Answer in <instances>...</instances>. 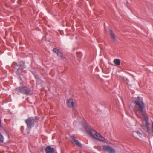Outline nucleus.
Returning <instances> with one entry per match:
<instances>
[{"mask_svg":"<svg viewBox=\"0 0 153 153\" xmlns=\"http://www.w3.org/2000/svg\"><path fill=\"white\" fill-rule=\"evenodd\" d=\"M85 128L87 132L90 135L100 141L105 142V138L92 128L91 126L90 125H86L85 126Z\"/></svg>","mask_w":153,"mask_h":153,"instance_id":"1","label":"nucleus"},{"mask_svg":"<svg viewBox=\"0 0 153 153\" xmlns=\"http://www.w3.org/2000/svg\"><path fill=\"white\" fill-rule=\"evenodd\" d=\"M15 93L20 95L21 94L29 95L31 94L32 90L29 85H25L19 86L15 89Z\"/></svg>","mask_w":153,"mask_h":153,"instance_id":"2","label":"nucleus"},{"mask_svg":"<svg viewBox=\"0 0 153 153\" xmlns=\"http://www.w3.org/2000/svg\"><path fill=\"white\" fill-rule=\"evenodd\" d=\"M134 103L138 106V110L139 113H142L143 112V109L145 105L143 102V98L141 96H138L137 99L134 100Z\"/></svg>","mask_w":153,"mask_h":153,"instance_id":"3","label":"nucleus"},{"mask_svg":"<svg viewBox=\"0 0 153 153\" xmlns=\"http://www.w3.org/2000/svg\"><path fill=\"white\" fill-rule=\"evenodd\" d=\"M12 66L14 71L17 75L21 74L20 71L25 68V62H22L21 63L18 64L14 62L13 63Z\"/></svg>","mask_w":153,"mask_h":153,"instance_id":"4","label":"nucleus"},{"mask_svg":"<svg viewBox=\"0 0 153 153\" xmlns=\"http://www.w3.org/2000/svg\"><path fill=\"white\" fill-rule=\"evenodd\" d=\"M35 121L34 120H33L31 117H29L25 120V121L27 126L26 131L28 134L30 133L32 128L34 126Z\"/></svg>","mask_w":153,"mask_h":153,"instance_id":"5","label":"nucleus"},{"mask_svg":"<svg viewBox=\"0 0 153 153\" xmlns=\"http://www.w3.org/2000/svg\"><path fill=\"white\" fill-rule=\"evenodd\" d=\"M102 149L107 153H116L115 149L108 145L103 146Z\"/></svg>","mask_w":153,"mask_h":153,"instance_id":"6","label":"nucleus"},{"mask_svg":"<svg viewBox=\"0 0 153 153\" xmlns=\"http://www.w3.org/2000/svg\"><path fill=\"white\" fill-rule=\"evenodd\" d=\"M72 143H74L78 147L81 148L82 147V145L80 142L78 140L76 139L73 136L72 137Z\"/></svg>","mask_w":153,"mask_h":153,"instance_id":"7","label":"nucleus"},{"mask_svg":"<svg viewBox=\"0 0 153 153\" xmlns=\"http://www.w3.org/2000/svg\"><path fill=\"white\" fill-rule=\"evenodd\" d=\"M67 105L70 108H74V104L72 99H69L67 100Z\"/></svg>","mask_w":153,"mask_h":153,"instance_id":"8","label":"nucleus"},{"mask_svg":"<svg viewBox=\"0 0 153 153\" xmlns=\"http://www.w3.org/2000/svg\"><path fill=\"white\" fill-rule=\"evenodd\" d=\"M45 150L46 153H53L55 151V149L54 148L51 147V146H48L46 148Z\"/></svg>","mask_w":153,"mask_h":153,"instance_id":"9","label":"nucleus"},{"mask_svg":"<svg viewBox=\"0 0 153 153\" xmlns=\"http://www.w3.org/2000/svg\"><path fill=\"white\" fill-rule=\"evenodd\" d=\"M109 30L110 31L109 35L113 41L114 42L116 40V38L112 30L110 29Z\"/></svg>","mask_w":153,"mask_h":153,"instance_id":"10","label":"nucleus"},{"mask_svg":"<svg viewBox=\"0 0 153 153\" xmlns=\"http://www.w3.org/2000/svg\"><path fill=\"white\" fill-rule=\"evenodd\" d=\"M114 62L116 65H118L120 64V61L119 59H116L114 60Z\"/></svg>","mask_w":153,"mask_h":153,"instance_id":"11","label":"nucleus"},{"mask_svg":"<svg viewBox=\"0 0 153 153\" xmlns=\"http://www.w3.org/2000/svg\"><path fill=\"white\" fill-rule=\"evenodd\" d=\"M144 120L146 122V126H149L150 124L148 121V118L146 117L144 118Z\"/></svg>","mask_w":153,"mask_h":153,"instance_id":"12","label":"nucleus"},{"mask_svg":"<svg viewBox=\"0 0 153 153\" xmlns=\"http://www.w3.org/2000/svg\"><path fill=\"white\" fill-rule=\"evenodd\" d=\"M134 134H136L139 137H142V134L139 131H134L133 132Z\"/></svg>","mask_w":153,"mask_h":153,"instance_id":"13","label":"nucleus"},{"mask_svg":"<svg viewBox=\"0 0 153 153\" xmlns=\"http://www.w3.org/2000/svg\"><path fill=\"white\" fill-rule=\"evenodd\" d=\"M36 82L37 85H39L42 84L43 82V81L40 78L39 79L36 80Z\"/></svg>","mask_w":153,"mask_h":153,"instance_id":"14","label":"nucleus"},{"mask_svg":"<svg viewBox=\"0 0 153 153\" xmlns=\"http://www.w3.org/2000/svg\"><path fill=\"white\" fill-rule=\"evenodd\" d=\"M57 55L59 57L61 58L62 59H63V54L61 52L59 51L57 54Z\"/></svg>","mask_w":153,"mask_h":153,"instance_id":"15","label":"nucleus"},{"mask_svg":"<svg viewBox=\"0 0 153 153\" xmlns=\"http://www.w3.org/2000/svg\"><path fill=\"white\" fill-rule=\"evenodd\" d=\"M4 140V138L3 136L1 134H0V142H3Z\"/></svg>","mask_w":153,"mask_h":153,"instance_id":"16","label":"nucleus"},{"mask_svg":"<svg viewBox=\"0 0 153 153\" xmlns=\"http://www.w3.org/2000/svg\"><path fill=\"white\" fill-rule=\"evenodd\" d=\"M31 117L32 118L33 120H34L35 121H34V122L35 123L37 122L38 120L39 119V117H38L37 116H36V117Z\"/></svg>","mask_w":153,"mask_h":153,"instance_id":"17","label":"nucleus"},{"mask_svg":"<svg viewBox=\"0 0 153 153\" xmlns=\"http://www.w3.org/2000/svg\"><path fill=\"white\" fill-rule=\"evenodd\" d=\"M53 51L57 54L59 51V50L58 49L55 48L53 49Z\"/></svg>","mask_w":153,"mask_h":153,"instance_id":"18","label":"nucleus"},{"mask_svg":"<svg viewBox=\"0 0 153 153\" xmlns=\"http://www.w3.org/2000/svg\"><path fill=\"white\" fill-rule=\"evenodd\" d=\"M149 126H146V127L147 128L146 132L148 133H149L151 132V130Z\"/></svg>","mask_w":153,"mask_h":153,"instance_id":"19","label":"nucleus"},{"mask_svg":"<svg viewBox=\"0 0 153 153\" xmlns=\"http://www.w3.org/2000/svg\"><path fill=\"white\" fill-rule=\"evenodd\" d=\"M35 78L36 80L39 79V76L38 74H34Z\"/></svg>","mask_w":153,"mask_h":153,"instance_id":"20","label":"nucleus"},{"mask_svg":"<svg viewBox=\"0 0 153 153\" xmlns=\"http://www.w3.org/2000/svg\"><path fill=\"white\" fill-rule=\"evenodd\" d=\"M18 75V79L19 80V81H22V83H23V82L22 80V78H21V76H20V74Z\"/></svg>","mask_w":153,"mask_h":153,"instance_id":"21","label":"nucleus"},{"mask_svg":"<svg viewBox=\"0 0 153 153\" xmlns=\"http://www.w3.org/2000/svg\"><path fill=\"white\" fill-rule=\"evenodd\" d=\"M152 133H153V121H152Z\"/></svg>","mask_w":153,"mask_h":153,"instance_id":"22","label":"nucleus"},{"mask_svg":"<svg viewBox=\"0 0 153 153\" xmlns=\"http://www.w3.org/2000/svg\"><path fill=\"white\" fill-rule=\"evenodd\" d=\"M18 3L19 4H21V2L20 0H19L18 1Z\"/></svg>","mask_w":153,"mask_h":153,"instance_id":"23","label":"nucleus"},{"mask_svg":"<svg viewBox=\"0 0 153 153\" xmlns=\"http://www.w3.org/2000/svg\"><path fill=\"white\" fill-rule=\"evenodd\" d=\"M23 128H24V126H21V129H23Z\"/></svg>","mask_w":153,"mask_h":153,"instance_id":"24","label":"nucleus"},{"mask_svg":"<svg viewBox=\"0 0 153 153\" xmlns=\"http://www.w3.org/2000/svg\"><path fill=\"white\" fill-rule=\"evenodd\" d=\"M21 81V82H20V84H22L23 83H22V81Z\"/></svg>","mask_w":153,"mask_h":153,"instance_id":"25","label":"nucleus"},{"mask_svg":"<svg viewBox=\"0 0 153 153\" xmlns=\"http://www.w3.org/2000/svg\"><path fill=\"white\" fill-rule=\"evenodd\" d=\"M23 131H22V133H23Z\"/></svg>","mask_w":153,"mask_h":153,"instance_id":"26","label":"nucleus"}]
</instances>
